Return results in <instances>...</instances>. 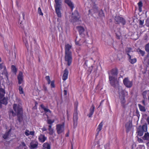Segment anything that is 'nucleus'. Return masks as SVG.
Wrapping results in <instances>:
<instances>
[{"mask_svg":"<svg viewBox=\"0 0 149 149\" xmlns=\"http://www.w3.org/2000/svg\"><path fill=\"white\" fill-rule=\"evenodd\" d=\"M3 68V72L2 73V74L7 72V71L6 67L5 66L3 65V63L0 64V70H1Z\"/></svg>","mask_w":149,"mask_h":149,"instance_id":"nucleus-26","label":"nucleus"},{"mask_svg":"<svg viewBox=\"0 0 149 149\" xmlns=\"http://www.w3.org/2000/svg\"><path fill=\"white\" fill-rule=\"evenodd\" d=\"M56 12L58 17H60L61 16V13L60 11L61 7H55Z\"/></svg>","mask_w":149,"mask_h":149,"instance_id":"nucleus-14","label":"nucleus"},{"mask_svg":"<svg viewBox=\"0 0 149 149\" xmlns=\"http://www.w3.org/2000/svg\"><path fill=\"white\" fill-rule=\"evenodd\" d=\"M146 120L148 124H149V118H148Z\"/></svg>","mask_w":149,"mask_h":149,"instance_id":"nucleus-64","label":"nucleus"},{"mask_svg":"<svg viewBox=\"0 0 149 149\" xmlns=\"http://www.w3.org/2000/svg\"><path fill=\"white\" fill-rule=\"evenodd\" d=\"M147 131V125L146 123H145L142 126L139 125L137 128V133L138 135L140 136H142L144 132H146Z\"/></svg>","mask_w":149,"mask_h":149,"instance_id":"nucleus-3","label":"nucleus"},{"mask_svg":"<svg viewBox=\"0 0 149 149\" xmlns=\"http://www.w3.org/2000/svg\"><path fill=\"white\" fill-rule=\"evenodd\" d=\"M104 101V100H102L101 102H100V105L99 106V107H98V108L99 107H100L101 105L102 104L103 102Z\"/></svg>","mask_w":149,"mask_h":149,"instance_id":"nucleus-60","label":"nucleus"},{"mask_svg":"<svg viewBox=\"0 0 149 149\" xmlns=\"http://www.w3.org/2000/svg\"><path fill=\"white\" fill-rule=\"evenodd\" d=\"M126 52L127 53V54L128 53L129 54V52H130V50L127 49H126Z\"/></svg>","mask_w":149,"mask_h":149,"instance_id":"nucleus-59","label":"nucleus"},{"mask_svg":"<svg viewBox=\"0 0 149 149\" xmlns=\"http://www.w3.org/2000/svg\"><path fill=\"white\" fill-rule=\"evenodd\" d=\"M29 132V130H26L25 132V134L26 136H28L30 135Z\"/></svg>","mask_w":149,"mask_h":149,"instance_id":"nucleus-48","label":"nucleus"},{"mask_svg":"<svg viewBox=\"0 0 149 149\" xmlns=\"http://www.w3.org/2000/svg\"><path fill=\"white\" fill-rule=\"evenodd\" d=\"M95 107L92 104L89 109V113L87 115V116L89 118L91 117L94 111Z\"/></svg>","mask_w":149,"mask_h":149,"instance_id":"nucleus-13","label":"nucleus"},{"mask_svg":"<svg viewBox=\"0 0 149 149\" xmlns=\"http://www.w3.org/2000/svg\"><path fill=\"white\" fill-rule=\"evenodd\" d=\"M43 149H50L51 147L50 144L45 143L43 145Z\"/></svg>","mask_w":149,"mask_h":149,"instance_id":"nucleus-25","label":"nucleus"},{"mask_svg":"<svg viewBox=\"0 0 149 149\" xmlns=\"http://www.w3.org/2000/svg\"><path fill=\"white\" fill-rule=\"evenodd\" d=\"M29 40L30 41L31 45V44L32 43V42L33 40L35 42V43L36 42V40L35 39H33V38H30V37H29Z\"/></svg>","mask_w":149,"mask_h":149,"instance_id":"nucleus-49","label":"nucleus"},{"mask_svg":"<svg viewBox=\"0 0 149 149\" xmlns=\"http://www.w3.org/2000/svg\"><path fill=\"white\" fill-rule=\"evenodd\" d=\"M8 98L4 97L2 100H0V107H2V104L6 105L8 104Z\"/></svg>","mask_w":149,"mask_h":149,"instance_id":"nucleus-17","label":"nucleus"},{"mask_svg":"<svg viewBox=\"0 0 149 149\" xmlns=\"http://www.w3.org/2000/svg\"><path fill=\"white\" fill-rule=\"evenodd\" d=\"M68 74V69L67 68L65 69L62 77V79L63 80L65 81L67 79Z\"/></svg>","mask_w":149,"mask_h":149,"instance_id":"nucleus-16","label":"nucleus"},{"mask_svg":"<svg viewBox=\"0 0 149 149\" xmlns=\"http://www.w3.org/2000/svg\"><path fill=\"white\" fill-rule=\"evenodd\" d=\"M72 46L69 44H67L65 45V53H72L70 49L71 48Z\"/></svg>","mask_w":149,"mask_h":149,"instance_id":"nucleus-15","label":"nucleus"},{"mask_svg":"<svg viewBox=\"0 0 149 149\" xmlns=\"http://www.w3.org/2000/svg\"><path fill=\"white\" fill-rule=\"evenodd\" d=\"M97 49L96 47H94L92 48L91 50L93 52H95L97 50Z\"/></svg>","mask_w":149,"mask_h":149,"instance_id":"nucleus-47","label":"nucleus"},{"mask_svg":"<svg viewBox=\"0 0 149 149\" xmlns=\"http://www.w3.org/2000/svg\"><path fill=\"white\" fill-rule=\"evenodd\" d=\"M145 49L147 52H149V42L146 45Z\"/></svg>","mask_w":149,"mask_h":149,"instance_id":"nucleus-41","label":"nucleus"},{"mask_svg":"<svg viewBox=\"0 0 149 149\" xmlns=\"http://www.w3.org/2000/svg\"><path fill=\"white\" fill-rule=\"evenodd\" d=\"M118 92L119 94V97L120 99V102L122 106L125 107V92L123 90H122L121 87H119Z\"/></svg>","mask_w":149,"mask_h":149,"instance_id":"nucleus-4","label":"nucleus"},{"mask_svg":"<svg viewBox=\"0 0 149 149\" xmlns=\"http://www.w3.org/2000/svg\"><path fill=\"white\" fill-rule=\"evenodd\" d=\"M65 2L71 8L72 11V10L74 8V5L70 0H65Z\"/></svg>","mask_w":149,"mask_h":149,"instance_id":"nucleus-18","label":"nucleus"},{"mask_svg":"<svg viewBox=\"0 0 149 149\" xmlns=\"http://www.w3.org/2000/svg\"><path fill=\"white\" fill-rule=\"evenodd\" d=\"M78 119V113L77 109L75 111L73 115V121H77Z\"/></svg>","mask_w":149,"mask_h":149,"instance_id":"nucleus-23","label":"nucleus"},{"mask_svg":"<svg viewBox=\"0 0 149 149\" xmlns=\"http://www.w3.org/2000/svg\"><path fill=\"white\" fill-rule=\"evenodd\" d=\"M102 126L103 123L102 121L100 123L97 129V132L96 134V137L98 135L99 132L102 130Z\"/></svg>","mask_w":149,"mask_h":149,"instance_id":"nucleus-22","label":"nucleus"},{"mask_svg":"<svg viewBox=\"0 0 149 149\" xmlns=\"http://www.w3.org/2000/svg\"><path fill=\"white\" fill-rule=\"evenodd\" d=\"M63 93H64V95L66 96V95L67 93V91L65 90H64L63 91Z\"/></svg>","mask_w":149,"mask_h":149,"instance_id":"nucleus-55","label":"nucleus"},{"mask_svg":"<svg viewBox=\"0 0 149 149\" xmlns=\"http://www.w3.org/2000/svg\"><path fill=\"white\" fill-rule=\"evenodd\" d=\"M55 7H61L62 0H54Z\"/></svg>","mask_w":149,"mask_h":149,"instance_id":"nucleus-20","label":"nucleus"},{"mask_svg":"<svg viewBox=\"0 0 149 149\" xmlns=\"http://www.w3.org/2000/svg\"><path fill=\"white\" fill-rule=\"evenodd\" d=\"M72 15H73L72 17V21L73 22L78 21L80 18V16H79L77 11V10H75L74 11V13H72Z\"/></svg>","mask_w":149,"mask_h":149,"instance_id":"nucleus-7","label":"nucleus"},{"mask_svg":"<svg viewBox=\"0 0 149 149\" xmlns=\"http://www.w3.org/2000/svg\"><path fill=\"white\" fill-rule=\"evenodd\" d=\"M138 106L141 111L143 112L146 111V109L145 107L139 104H138Z\"/></svg>","mask_w":149,"mask_h":149,"instance_id":"nucleus-35","label":"nucleus"},{"mask_svg":"<svg viewBox=\"0 0 149 149\" xmlns=\"http://www.w3.org/2000/svg\"><path fill=\"white\" fill-rule=\"evenodd\" d=\"M98 15L99 16L102 17L104 16V14L102 10H101L99 12Z\"/></svg>","mask_w":149,"mask_h":149,"instance_id":"nucleus-39","label":"nucleus"},{"mask_svg":"<svg viewBox=\"0 0 149 149\" xmlns=\"http://www.w3.org/2000/svg\"><path fill=\"white\" fill-rule=\"evenodd\" d=\"M76 28L79 35L82 36H84V32L85 31L84 28L81 26H77Z\"/></svg>","mask_w":149,"mask_h":149,"instance_id":"nucleus-10","label":"nucleus"},{"mask_svg":"<svg viewBox=\"0 0 149 149\" xmlns=\"http://www.w3.org/2000/svg\"><path fill=\"white\" fill-rule=\"evenodd\" d=\"M144 23V20H139V24L141 25H143V24Z\"/></svg>","mask_w":149,"mask_h":149,"instance_id":"nucleus-54","label":"nucleus"},{"mask_svg":"<svg viewBox=\"0 0 149 149\" xmlns=\"http://www.w3.org/2000/svg\"><path fill=\"white\" fill-rule=\"evenodd\" d=\"M25 45L26 47H27V46L28 45V40L26 38H23V41L24 42H25Z\"/></svg>","mask_w":149,"mask_h":149,"instance_id":"nucleus-44","label":"nucleus"},{"mask_svg":"<svg viewBox=\"0 0 149 149\" xmlns=\"http://www.w3.org/2000/svg\"><path fill=\"white\" fill-rule=\"evenodd\" d=\"M42 132H43L45 131H46L47 130V129L45 127H44L42 128Z\"/></svg>","mask_w":149,"mask_h":149,"instance_id":"nucleus-56","label":"nucleus"},{"mask_svg":"<svg viewBox=\"0 0 149 149\" xmlns=\"http://www.w3.org/2000/svg\"><path fill=\"white\" fill-rule=\"evenodd\" d=\"M25 15L24 13H22V19H24V17Z\"/></svg>","mask_w":149,"mask_h":149,"instance_id":"nucleus-61","label":"nucleus"},{"mask_svg":"<svg viewBox=\"0 0 149 149\" xmlns=\"http://www.w3.org/2000/svg\"><path fill=\"white\" fill-rule=\"evenodd\" d=\"M141 8L142 7H139V11L140 12L142 11Z\"/></svg>","mask_w":149,"mask_h":149,"instance_id":"nucleus-63","label":"nucleus"},{"mask_svg":"<svg viewBox=\"0 0 149 149\" xmlns=\"http://www.w3.org/2000/svg\"><path fill=\"white\" fill-rule=\"evenodd\" d=\"M94 13H97L98 12V7L96 5L93 6V9L91 10Z\"/></svg>","mask_w":149,"mask_h":149,"instance_id":"nucleus-32","label":"nucleus"},{"mask_svg":"<svg viewBox=\"0 0 149 149\" xmlns=\"http://www.w3.org/2000/svg\"><path fill=\"white\" fill-rule=\"evenodd\" d=\"M29 133L30 134L33 135H34V132L33 131H31Z\"/></svg>","mask_w":149,"mask_h":149,"instance_id":"nucleus-58","label":"nucleus"},{"mask_svg":"<svg viewBox=\"0 0 149 149\" xmlns=\"http://www.w3.org/2000/svg\"><path fill=\"white\" fill-rule=\"evenodd\" d=\"M138 5L139 7H142L143 6L142 3L141 1L139 2L138 3Z\"/></svg>","mask_w":149,"mask_h":149,"instance_id":"nucleus-50","label":"nucleus"},{"mask_svg":"<svg viewBox=\"0 0 149 149\" xmlns=\"http://www.w3.org/2000/svg\"><path fill=\"white\" fill-rule=\"evenodd\" d=\"M11 70L12 72L16 74L17 72V69L15 66L14 65H12L11 66Z\"/></svg>","mask_w":149,"mask_h":149,"instance_id":"nucleus-38","label":"nucleus"},{"mask_svg":"<svg viewBox=\"0 0 149 149\" xmlns=\"http://www.w3.org/2000/svg\"><path fill=\"white\" fill-rule=\"evenodd\" d=\"M132 127V124L131 122L128 121L125 125V127L126 129V131L127 132H129Z\"/></svg>","mask_w":149,"mask_h":149,"instance_id":"nucleus-11","label":"nucleus"},{"mask_svg":"<svg viewBox=\"0 0 149 149\" xmlns=\"http://www.w3.org/2000/svg\"><path fill=\"white\" fill-rule=\"evenodd\" d=\"M143 139L144 140H148L149 142V133L148 132L145 133L143 137Z\"/></svg>","mask_w":149,"mask_h":149,"instance_id":"nucleus-31","label":"nucleus"},{"mask_svg":"<svg viewBox=\"0 0 149 149\" xmlns=\"http://www.w3.org/2000/svg\"><path fill=\"white\" fill-rule=\"evenodd\" d=\"M13 109L15 112L12 110H10V112L12 113V116L14 117L17 116V120L21 123L23 119V109L22 106L19 104H14L13 105Z\"/></svg>","mask_w":149,"mask_h":149,"instance_id":"nucleus-1","label":"nucleus"},{"mask_svg":"<svg viewBox=\"0 0 149 149\" xmlns=\"http://www.w3.org/2000/svg\"><path fill=\"white\" fill-rule=\"evenodd\" d=\"M56 129L57 133L60 134L64 130V124H58L56 125Z\"/></svg>","mask_w":149,"mask_h":149,"instance_id":"nucleus-9","label":"nucleus"},{"mask_svg":"<svg viewBox=\"0 0 149 149\" xmlns=\"http://www.w3.org/2000/svg\"><path fill=\"white\" fill-rule=\"evenodd\" d=\"M144 91L142 93V95H146L147 93V91Z\"/></svg>","mask_w":149,"mask_h":149,"instance_id":"nucleus-53","label":"nucleus"},{"mask_svg":"<svg viewBox=\"0 0 149 149\" xmlns=\"http://www.w3.org/2000/svg\"><path fill=\"white\" fill-rule=\"evenodd\" d=\"M65 61L68 62V65L69 66L72 61V53H65Z\"/></svg>","mask_w":149,"mask_h":149,"instance_id":"nucleus-6","label":"nucleus"},{"mask_svg":"<svg viewBox=\"0 0 149 149\" xmlns=\"http://www.w3.org/2000/svg\"><path fill=\"white\" fill-rule=\"evenodd\" d=\"M18 90L19 91V93L20 94H22L23 93L24 91L22 88L21 86H19Z\"/></svg>","mask_w":149,"mask_h":149,"instance_id":"nucleus-40","label":"nucleus"},{"mask_svg":"<svg viewBox=\"0 0 149 149\" xmlns=\"http://www.w3.org/2000/svg\"><path fill=\"white\" fill-rule=\"evenodd\" d=\"M137 52L139 54H141L142 56H144L145 54V52L144 51H143L139 48H138L137 49Z\"/></svg>","mask_w":149,"mask_h":149,"instance_id":"nucleus-33","label":"nucleus"},{"mask_svg":"<svg viewBox=\"0 0 149 149\" xmlns=\"http://www.w3.org/2000/svg\"><path fill=\"white\" fill-rule=\"evenodd\" d=\"M118 58L119 60H122L123 58V56L121 52H119L117 55Z\"/></svg>","mask_w":149,"mask_h":149,"instance_id":"nucleus-37","label":"nucleus"},{"mask_svg":"<svg viewBox=\"0 0 149 149\" xmlns=\"http://www.w3.org/2000/svg\"><path fill=\"white\" fill-rule=\"evenodd\" d=\"M30 145L31 148H37L38 146V143L37 141H32L30 143Z\"/></svg>","mask_w":149,"mask_h":149,"instance_id":"nucleus-19","label":"nucleus"},{"mask_svg":"<svg viewBox=\"0 0 149 149\" xmlns=\"http://www.w3.org/2000/svg\"><path fill=\"white\" fill-rule=\"evenodd\" d=\"M116 36L118 37V39H120V36L118 35L117 33H116Z\"/></svg>","mask_w":149,"mask_h":149,"instance_id":"nucleus-62","label":"nucleus"},{"mask_svg":"<svg viewBox=\"0 0 149 149\" xmlns=\"http://www.w3.org/2000/svg\"><path fill=\"white\" fill-rule=\"evenodd\" d=\"M48 130L49 131V134L51 135H52L54 133V130L52 128V125H49L48 126Z\"/></svg>","mask_w":149,"mask_h":149,"instance_id":"nucleus-34","label":"nucleus"},{"mask_svg":"<svg viewBox=\"0 0 149 149\" xmlns=\"http://www.w3.org/2000/svg\"><path fill=\"white\" fill-rule=\"evenodd\" d=\"M114 19L115 21V24H121L123 25H125L126 24L125 19L122 17L116 15L115 16Z\"/></svg>","mask_w":149,"mask_h":149,"instance_id":"nucleus-5","label":"nucleus"},{"mask_svg":"<svg viewBox=\"0 0 149 149\" xmlns=\"http://www.w3.org/2000/svg\"><path fill=\"white\" fill-rule=\"evenodd\" d=\"M46 139V137L45 136L44 134H40L38 138L39 141L42 143L44 142Z\"/></svg>","mask_w":149,"mask_h":149,"instance_id":"nucleus-21","label":"nucleus"},{"mask_svg":"<svg viewBox=\"0 0 149 149\" xmlns=\"http://www.w3.org/2000/svg\"><path fill=\"white\" fill-rule=\"evenodd\" d=\"M38 13L40 15H43V13L42 12L41 10L40 7H39L38 8Z\"/></svg>","mask_w":149,"mask_h":149,"instance_id":"nucleus-43","label":"nucleus"},{"mask_svg":"<svg viewBox=\"0 0 149 149\" xmlns=\"http://www.w3.org/2000/svg\"><path fill=\"white\" fill-rule=\"evenodd\" d=\"M17 79L18 84H21L23 81V74L22 72H19V73L17 76Z\"/></svg>","mask_w":149,"mask_h":149,"instance_id":"nucleus-12","label":"nucleus"},{"mask_svg":"<svg viewBox=\"0 0 149 149\" xmlns=\"http://www.w3.org/2000/svg\"><path fill=\"white\" fill-rule=\"evenodd\" d=\"M43 89L45 92H46L47 91V88L45 86H43Z\"/></svg>","mask_w":149,"mask_h":149,"instance_id":"nucleus-57","label":"nucleus"},{"mask_svg":"<svg viewBox=\"0 0 149 149\" xmlns=\"http://www.w3.org/2000/svg\"><path fill=\"white\" fill-rule=\"evenodd\" d=\"M109 143H107L104 146L105 149H109Z\"/></svg>","mask_w":149,"mask_h":149,"instance_id":"nucleus-51","label":"nucleus"},{"mask_svg":"<svg viewBox=\"0 0 149 149\" xmlns=\"http://www.w3.org/2000/svg\"><path fill=\"white\" fill-rule=\"evenodd\" d=\"M3 74H4L5 75V76H6V78H7L6 81H8V75L7 72H6V73H4Z\"/></svg>","mask_w":149,"mask_h":149,"instance_id":"nucleus-52","label":"nucleus"},{"mask_svg":"<svg viewBox=\"0 0 149 149\" xmlns=\"http://www.w3.org/2000/svg\"><path fill=\"white\" fill-rule=\"evenodd\" d=\"M127 55L128 56L129 58V61L132 64H133L135 63L136 61V59L135 58H134L133 59H131V56L128 54V53L127 54Z\"/></svg>","mask_w":149,"mask_h":149,"instance_id":"nucleus-30","label":"nucleus"},{"mask_svg":"<svg viewBox=\"0 0 149 149\" xmlns=\"http://www.w3.org/2000/svg\"><path fill=\"white\" fill-rule=\"evenodd\" d=\"M73 127L75 128L77 126V121H73Z\"/></svg>","mask_w":149,"mask_h":149,"instance_id":"nucleus-45","label":"nucleus"},{"mask_svg":"<svg viewBox=\"0 0 149 149\" xmlns=\"http://www.w3.org/2000/svg\"><path fill=\"white\" fill-rule=\"evenodd\" d=\"M148 57L146 56L145 57L143 61V63L146 64L147 67H148L149 65V58H148Z\"/></svg>","mask_w":149,"mask_h":149,"instance_id":"nucleus-24","label":"nucleus"},{"mask_svg":"<svg viewBox=\"0 0 149 149\" xmlns=\"http://www.w3.org/2000/svg\"><path fill=\"white\" fill-rule=\"evenodd\" d=\"M11 131V129H10L8 132H6L3 136V138L4 139H6L9 136Z\"/></svg>","mask_w":149,"mask_h":149,"instance_id":"nucleus-29","label":"nucleus"},{"mask_svg":"<svg viewBox=\"0 0 149 149\" xmlns=\"http://www.w3.org/2000/svg\"><path fill=\"white\" fill-rule=\"evenodd\" d=\"M123 82L127 88H130L132 85V81L129 80L127 77L125 78L123 80Z\"/></svg>","mask_w":149,"mask_h":149,"instance_id":"nucleus-8","label":"nucleus"},{"mask_svg":"<svg viewBox=\"0 0 149 149\" xmlns=\"http://www.w3.org/2000/svg\"><path fill=\"white\" fill-rule=\"evenodd\" d=\"M118 70L114 68L111 70V73H109V79L111 86L116 88L118 87V82L117 79Z\"/></svg>","mask_w":149,"mask_h":149,"instance_id":"nucleus-2","label":"nucleus"},{"mask_svg":"<svg viewBox=\"0 0 149 149\" xmlns=\"http://www.w3.org/2000/svg\"><path fill=\"white\" fill-rule=\"evenodd\" d=\"M4 90L2 88H0V99L2 98L4 95Z\"/></svg>","mask_w":149,"mask_h":149,"instance_id":"nucleus-27","label":"nucleus"},{"mask_svg":"<svg viewBox=\"0 0 149 149\" xmlns=\"http://www.w3.org/2000/svg\"><path fill=\"white\" fill-rule=\"evenodd\" d=\"M45 78L47 81L48 82V84H50V83L51 82V80L50 79L49 77L48 76H46L45 77Z\"/></svg>","mask_w":149,"mask_h":149,"instance_id":"nucleus-42","label":"nucleus"},{"mask_svg":"<svg viewBox=\"0 0 149 149\" xmlns=\"http://www.w3.org/2000/svg\"><path fill=\"white\" fill-rule=\"evenodd\" d=\"M40 107L42 109H43L45 113H46L48 112L50 113H51V111L49 109L45 108L43 104L40 105Z\"/></svg>","mask_w":149,"mask_h":149,"instance_id":"nucleus-28","label":"nucleus"},{"mask_svg":"<svg viewBox=\"0 0 149 149\" xmlns=\"http://www.w3.org/2000/svg\"><path fill=\"white\" fill-rule=\"evenodd\" d=\"M51 86L52 88H54L55 87V85L54 84V81H52L51 82Z\"/></svg>","mask_w":149,"mask_h":149,"instance_id":"nucleus-46","label":"nucleus"},{"mask_svg":"<svg viewBox=\"0 0 149 149\" xmlns=\"http://www.w3.org/2000/svg\"><path fill=\"white\" fill-rule=\"evenodd\" d=\"M55 120L54 119H53L52 120L51 119H48V117H47V123L49 125H52V124L54 122Z\"/></svg>","mask_w":149,"mask_h":149,"instance_id":"nucleus-36","label":"nucleus"}]
</instances>
